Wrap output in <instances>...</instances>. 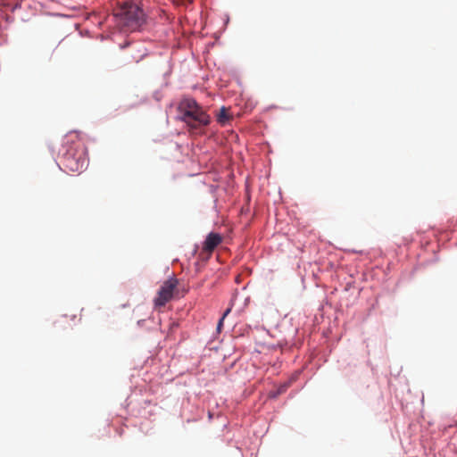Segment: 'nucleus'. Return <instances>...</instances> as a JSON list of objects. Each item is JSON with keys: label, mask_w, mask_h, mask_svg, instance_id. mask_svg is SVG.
I'll return each mask as SVG.
<instances>
[{"label": "nucleus", "mask_w": 457, "mask_h": 457, "mask_svg": "<svg viewBox=\"0 0 457 457\" xmlns=\"http://www.w3.org/2000/svg\"><path fill=\"white\" fill-rule=\"evenodd\" d=\"M177 112V120L185 122L193 129L207 126L210 123V116L195 99L190 97H185L179 103Z\"/></svg>", "instance_id": "1"}, {"label": "nucleus", "mask_w": 457, "mask_h": 457, "mask_svg": "<svg viewBox=\"0 0 457 457\" xmlns=\"http://www.w3.org/2000/svg\"><path fill=\"white\" fill-rule=\"evenodd\" d=\"M62 164L66 171H81L87 164L84 151L71 147L63 154Z\"/></svg>", "instance_id": "2"}, {"label": "nucleus", "mask_w": 457, "mask_h": 457, "mask_svg": "<svg viewBox=\"0 0 457 457\" xmlns=\"http://www.w3.org/2000/svg\"><path fill=\"white\" fill-rule=\"evenodd\" d=\"M120 15L122 17L124 25L131 29H136L141 26L144 21V12L133 4H125L121 8Z\"/></svg>", "instance_id": "3"}, {"label": "nucleus", "mask_w": 457, "mask_h": 457, "mask_svg": "<svg viewBox=\"0 0 457 457\" xmlns=\"http://www.w3.org/2000/svg\"><path fill=\"white\" fill-rule=\"evenodd\" d=\"M223 241V237L215 232H211L206 236L204 242L203 243L202 250L200 254H205L207 257H210L215 248L221 244Z\"/></svg>", "instance_id": "4"}, {"label": "nucleus", "mask_w": 457, "mask_h": 457, "mask_svg": "<svg viewBox=\"0 0 457 457\" xmlns=\"http://www.w3.org/2000/svg\"><path fill=\"white\" fill-rule=\"evenodd\" d=\"M170 299H171V279H167L159 290L158 296L154 299L155 308L163 307Z\"/></svg>", "instance_id": "5"}, {"label": "nucleus", "mask_w": 457, "mask_h": 457, "mask_svg": "<svg viewBox=\"0 0 457 457\" xmlns=\"http://www.w3.org/2000/svg\"><path fill=\"white\" fill-rule=\"evenodd\" d=\"M229 120L228 109L225 107H222L220 110V113L218 115V121L220 123H225Z\"/></svg>", "instance_id": "6"}, {"label": "nucleus", "mask_w": 457, "mask_h": 457, "mask_svg": "<svg viewBox=\"0 0 457 457\" xmlns=\"http://www.w3.org/2000/svg\"><path fill=\"white\" fill-rule=\"evenodd\" d=\"M287 387H288V384L281 385L276 391H271V392H270L269 395L270 397L275 398V397L278 396L279 395L284 394L287 391Z\"/></svg>", "instance_id": "7"}, {"label": "nucleus", "mask_w": 457, "mask_h": 457, "mask_svg": "<svg viewBox=\"0 0 457 457\" xmlns=\"http://www.w3.org/2000/svg\"><path fill=\"white\" fill-rule=\"evenodd\" d=\"M178 279L173 276V284H172V287H173V297L175 296V294H176V287H177V284H178Z\"/></svg>", "instance_id": "8"}, {"label": "nucleus", "mask_w": 457, "mask_h": 457, "mask_svg": "<svg viewBox=\"0 0 457 457\" xmlns=\"http://www.w3.org/2000/svg\"><path fill=\"white\" fill-rule=\"evenodd\" d=\"M230 312H231V307L228 308V309L224 312V313H223V315H222V317H221V318H223V320H224V319L228 315V313H229Z\"/></svg>", "instance_id": "9"}, {"label": "nucleus", "mask_w": 457, "mask_h": 457, "mask_svg": "<svg viewBox=\"0 0 457 457\" xmlns=\"http://www.w3.org/2000/svg\"><path fill=\"white\" fill-rule=\"evenodd\" d=\"M223 318H220L217 326L218 330H220L222 325H223Z\"/></svg>", "instance_id": "10"}]
</instances>
